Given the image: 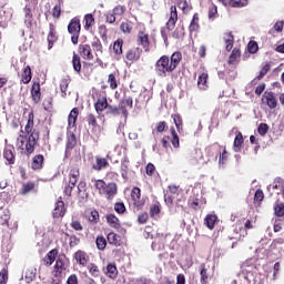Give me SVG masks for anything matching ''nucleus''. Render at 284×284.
<instances>
[{
    "label": "nucleus",
    "instance_id": "nucleus-1",
    "mask_svg": "<svg viewBox=\"0 0 284 284\" xmlns=\"http://www.w3.org/2000/svg\"><path fill=\"white\" fill-rule=\"evenodd\" d=\"M40 133L37 129H34V111H31L28 114L27 124L24 126V135H20L19 149L23 154L30 156V154H34V150L37 148V143H39Z\"/></svg>",
    "mask_w": 284,
    "mask_h": 284
},
{
    "label": "nucleus",
    "instance_id": "nucleus-2",
    "mask_svg": "<svg viewBox=\"0 0 284 284\" xmlns=\"http://www.w3.org/2000/svg\"><path fill=\"white\" fill-rule=\"evenodd\" d=\"M181 61H183V53H181V51L173 52L171 57H160L154 64L155 74H158V77H168V74H172V72L176 70V67L181 65Z\"/></svg>",
    "mask_w": 284,
    "mask_h": 284
},
{
    "label": "nucleus",
    "instance_id": "nucleus-3",
    "mask_svg": "<svg viewBox=\"0 0 284 284\" xmlns=\"http://www.w3.org/2000/svg\"><path fill=\"white\" fill-rule=\"evenodd\" d=\"M94 187L98 190L99 194L101 196H105L108 201H112L118 193L116 183L114 182L106 184L103 180H94Z\"/></svg>",
    "mask_w": 284,
    "mask_h": 284
},
{
    "label": "nucleus",
    "instance_id": "nucleus-4",
    "mask_svg": "<svg viewBox=\"0 0 284 284\" xmlns=\"http://www.w3.org/2000/svg\"><path fill=\"white\" fill-rule=\"evenodd\" d=\"M68 32L71 34V43L77 45L79 43V37L81 36V19L74 17L68 24Z\"/></svg>",
    "mask_w": 284,
    "mask_h": 284
},
{
    "label": "nucleus",
    "instance_id": "nucleus-5",
    "mask_svg": "<svg viewBox=\"0 0 284 284\" xmlns=\"http://www.w3.org/2000/svg\"><path fill=\"white\" fill-rule=\"evenodd\" d=\"M63 272H65V260L62 256H58L55 265L53 267L52 274V284H61V278H63Z\"/></svg>",
    "mask_w": 284,
    "mask_h": 284
},
{
    "label": "nucleus",
    "instance_id": "nucleus-6",
    "mask_svg": "<svg viewBox=\"0 0 284 284\" xmlns=\"http://www.w3.org/2000/svg\"><path fill=\"white\" fill-rule=\"evenodd\" d=\"M142 54H143V49L139 47H133L131 49H128L124 55V63H126L128 65H132L133 63L141 61Z\"/></svg>",
    "mask_w": 284,
    "mask_h": 284
},
{
    "label": "nucleus",
    "instance_id": "nucleus-7",
    "mask_svg": "<svg viewBox=\"0 0 284 284\" xmlns=\"http://www.w3.org/2000/svg\"><path fill=\"white\" fill-rule=\"evenodd\" d=\"M33 12H34V9L32 8V6L26 4V7L23 8V14H24L23 21L28 30H32V28H36L37 26V21L34 20Z\"/></svg>",
    "mask_w": 284,
    "mask_h": 284
},
{
    "label": "nucleus",
    "instance_id": "nucleus-8",
    "mask_svg": "<svg viewBox=\"0 0 284 284\" xmlns=\"http://www.w3.org/2000/svg\"><path fill=\"white\" fill-rule=\"evenodd\" d=\"M131 204L136 212L143 210V205H145V202L141 199V189L139 186H134L131 191Z\"/></svg>",
    "mask_w": 284,
    "mask_h": 284
},
{
    "label": "nucleus",
    "instance_id": "nucleus-9",
    "mask_svg": "<svg viewBox=\"0 0 284 284\" xmlns=\"http://www.w3.org/2000/svg\"><path fill=\"white\" fill-rule=\"evenodd\" d=\"M2 156L7 161L6 165H14V163H17V151L14 145L6 144L3 148Z\"/></svg>",
    "mask_w": 284,
    "mask_h": 284
},
{
    "label": "nucleus",
    "instance_id": "nucleus-10",
    "mask_svg": "<svg viewBox=\"0 0 284 284\" xmlns=\"http://www.w3.org/2000/svg\"><path fill=\"white\" fill-rule=\"evenodd\" d=\"M74 148H77V134H74V131L67 130L65 159L72 154Z\"/></svg>",
    "mask_w": 284,
    "mask_h": 284
},
{
    "label": "nucleus",
    "instance_id": "nucleus-11",
    "mask_svg": "<svg viewBox=\"0 0 284 284\" xmlns=\"http://www.w3.org/2000/svg\"><path fill=\"white\" fill-rule=\"evenodd\" d=\"M109 104L110 103H108V97L99 94L93 104V108H94L97 114L99 116H101V114H103V112H105Z\"/></svg>",
    "mask_w": 284,
    "mask_h": 284
},
{
    "label": "nucleus",
    "instance_id": "nucleus-12",
    "mask_svg": "<svg viewBox=\"0 0 284 284\" xmlns=\"http://www.w3.org/2000/svg\"><path fill=\"white\" fill-rule=\"evenodd\" d=\"M136 42L138 45L143 48L144 52H150V34L145 30L138 32Z\"/></svg>",
    "mask_w": 284,
    "mask_h": 284
},
{
    "label": "nucleus",
    "instance_id": "nucleus-13",
    "mask_svg": "<svg viewBox=\"0 0 284 284\" xmlns=\"http://www.w3.org/2000/svg\"><path fill=\"white\" fill-rule=\"evenodd\" d=\"M176 21H179V12L176 11V6H171L170 18L165 24L166 30L172 32L176 28Z\"/></svg>",
    "mask_w": 284,
    "mask_h": 284
},
{
    "label": "nucleus",
    "instance_id": "nucleus-14",
    "mask_svg": "<svg viewBox=\"0 0 284 284\" xmlns=\"http://www.w3.org/2000/svg\"><path fill=\"white\" fill-rule=\"evenodd\" d=\"M65 203L63 202V197H59L55 202V206L52 213L53 219H63L65 216Z\"/></svg>",
    "mask_w": 284,
    "mask_h": 284
},
{
    "label": "nucleus",
    "instance_id": "nucleus-15",
    "mask_svg": "<svg viewBox=\"0 0 284 284\" xmlns=\"http://www.w3.org/2000/svg\"><path fill=\"white\" fill-rule=\"evenodd\" d=\"M262 101L266 103L270 110H276L278 105V100H276V95H274V92H265L262 97Z\"/></svg>",
    "mask_w": 284,
    "mask_h": 284
},
{
    "label": "nucleus",
    "instance_id": "nucleus-16",
    "mask_svg": "<svg viewBox=\"0 0 284 284\" xmlns=\"http://www.w3.org/2000/svg\"><path fill=\"white\" fill-rule=\"evenodd\" d=\"M78 52L85 61L94 60V54L92 53V47H90V44H80Z\"/></svg>",
    "mask_w": 284,
    "mask_h": 284
},
{
    "label": "nucleus",
    "instance_id": "nucleus-17",
    "mask_svg": "<svg viewBox=\"0 0 284 284\" xmlns=\"http://www.w3.org/2000/svg\"><path fill=\"white\" fill-rule=\"evenodd\" d=\"M47 41H48L49 50H52V48L54 47V43H57V41H59V36H57V27H54L53 23L49 24V33L47 37Z\"/></svg>",
    "mask_w": 284,
    "mask_h": 284
},
{
    "label": "nucleus",
    "instance_id": "nucleus-18",
    "mask_svg": "<svg viewBox=\"0 0 284 284\" xmlns=\"http://www.w3.org/2000/svg\"><path fill=\"white\" fill-rule=\"evenodd\" d=\"M133 104H134V101L132 100V97L125 95V97L120 101L119 108H120V110H121L123 116H125V119H126V116H128V114H129V113H128V109H129V110H132Z\"/></svg>",
    "mask_w": 284,
    "mask_h": 284
},
{
    "label": "nucleus",
    "instance_id": "nucleus-19",
    "mask_svg": "<svg viewBox=\"0 0 284 284\" xmlns=\"http://www.w3.org/2000/svg\"><path fill=\"white\" fill-rule=\"evenodd\" d=\"M73 258L79 263V265H82V267L88 266V263L90 261V255L85 253L82 250H79L74 253Z\"/></svg>",
    "mask_w": 284,
    "mask_h": 284
},
{
    "label": "nucleus",
    "instance_id": "nucleus-20",
    "mask_svg": "<svg viewBox=\"0 0 284 284\" xmlns=\"http://www.w3.org/2000/svg\"><path fill=\"white\" fill-rule=\"evenodd\" d=\"M31 99L33 103H41V83L33 82L31 87Z\"/></svg>",
    "mask_w": 284,
    "mask_h": 284
},
{
    "label": "nucleus",
    "instance_id": "nucleus-21",
    "mask_svg": "<svg viewBox=\"0 0 284 284\" xmlns=\"http://www.w3.org/2000/svg\"><path fill=\"white\" fill-rule=\"evenodd\" d=\"M79 119V108H73L68 115V128L67 130L77 129V120Z\"/></svg>",
    "mask_w": 284,
    "mask_h": 284
},
{
    "label": "nucleus",
    "instance_id": "nucleus-22",
    "mask_svg": "<svg viewBox=\"0 0 284 284\" xmlns=\"http://www.w3.org/2000/svg\"><path fill=\"white\" fill-rule=\"evenodd\" d=\"M105 168H110V162H108V159L97 155L95 163L92 164V170H95V172H101V170H105Z\"/></svg>",
    "mask_w": 284,
    "mask_h": 284
},
{
    "label": "nucleus",
    "instance_id": "nucleus-23",
    "mask_svg": "<svg viewBox=\"0 0 284 284\" xmlns=\"http://www.w3.org/2000/svg\"><path fill=\"white\" fill-rule=\"evenodd\" d=\"M80 176H81V172L79 171V168L74 166L70 170L69 183H70V185H72V187H77Z\"/></svg>",
    "mask_w": 284,
    "mask_h": 284
},
{
    "label": "nucleus",
    "instance_id": "nucleus-24",
    "mask_svg": "<svg viewBox=\"0 0 284 284\" xmlns=\"http://www.w3.org/2000/svg\"><path fill=\"white\" fill-rule=\"evenodd\" d=\"M244 143H245V140L243 139V133L241 131H236L235 139L233 142V150L235 152H241L243 150Z\"/></svg>",
    "mask_w": 284,
    "mask_h": 284
},
{
    "label": "nucleus",
    "instance_id": "nucleus-25",
    "mask_svg": "<svg viewBox=\"0 0 284 284\" xmlns=\"http://www.w3.org/2000/svg\"><path fill=\"white\" fill-rule=\"evenodd\" d=\"M57 256H59V250L53 248L50 252L47 253V255L43 257V263L47 267H50L54 261H57Z\"/></svg>",
    "mask_w": 284,
    "mask_h": 284
},
{
    "label": "nucleus",
    "instance_id": "nucleus-26",
    "mask_svg": "<svg viewBox=\"0 0 284 284\" xmlns=\"http://www.w3.org/2000/svg\"><path fill=\"white\" fill-rule=\"evenodd\" d=\"M106 241L109 243V245H114V247H121L122 245V241H121V235L114 233V232H110L106 235Z\"/></svg>",
    "mask_w": 284,
    "mask_h": 284
},
{
    "label": "nucleus",
    "instance_id": "nucleus-27",
    "mask_svg": "<svg viewBox=\"0 0 284 284\" xmlns=\"http://www.w3.org/2000/svg\"><path fill=\"white\" fill-rule=\"evenodd\" d=\"M45 158L43 154H37L32 158L31 168L32 170H43V163Z\"/></svg>",
    "mask_w": 284,
    "mask_h": 284
},
{
    "label": "nucleus",
    "instance_id": "nucleus-28",
    "mask_svg": "<svg viewBox=\"0 0 284 284\" xmlns=\"http://www.w3.org/2000/svg\"><path fill=\"white\" fill-rule=\"evenodd\" d=\"M241 59V49L234 48L229 57V65H239V60Z\"/></svg>",
    "mask_w": 284,
    "mask_h": 284
},
{
    "label": "nucleus",
    "instance_id": "nucleus-29",
    "mask_svg": "<svg viewBox=\"0 0 284 284\" xmlns=\"http://www.w3.org/2000/svg\"><path fill=\"white\" fill-rule=\"evenodd\" d=\"M105 219H106L108 225H110L113 230H121V220H119L116 215L106 214Z\"/></svg>",
    "mask_w": 284,
    "mask_h": 284
},
{
    "label": "nucleus",
    "instance_id": "nucleus-30",
    "mask_svg": "<svg viewBox=\"0 0 284 284\" xmlns=\"http://www.w3.org/2000/svg\"><path fill=\"white\" fill-rule=\"evenodd\" d=\"M106 83H109V87L111 90H116L119 88V84L121 83L119 79V73L113 72L108 75Z\"/></svg>",
    "mask_w": 284,
    "mask_h": 284
},
{
    "label": "nucleus",
    "instance_id": "nucleus-31",
    "mask_svg": "<svg viewBox=\"0 0 284 284\" xmlns=\"http://www.w3.org/2000/svg\"><path fill=\"white\" fill-rule=\"evenodd\" d=\"M30 81H32V68H30V65H24L21 74V83L28 85Z\"/></svg>",
    "mask_w": 284,
    "mask_h": 284
},
{
    "label": "nucleus",
    "instance_id": "nucleus-32",
    "mask_svg": "<svg viewBox=\"0 0 284 284\" xmlns=\"http://www.w3.org/2000/svg\"><path fill=\"white\" fill-rule=\"evenodd\" d=\"M34 187H37V184L34 182H26L20 187L19 194L21 196H27V194H30V192H34Z\"/></svg>",
    "mask_w": 284,
    "mask_h": 284
},
{
    "label": "nucleus",
    "instance_id": "nucleus-33",
    "mask_svg": "<svg viewBox=\"0 0 284 284\" xmlns=\"http://www.w3.org/2000/svg\"><path fill=\"white\" fill-rule=\"evenodd\" d=\"M199 21H200L199 13H194L189 26V32L192 33L201 30V24H199Z\"/></svg>",
    "mask_w": 284,
    "mask_h": 284
},
{
    "label": "nucleus",
    "instance_id": "nucleus-34",
    "mask_svg": "<svg viewBox=\"0 0 284 284\" xmlns=\"http://www.w3.org/2000/svg\"><path fill=\"white\" fill-rule=\"evenodd\" d=\"M97 21L94 20V16L92 13H88L84 16V30L90 31L94 28Z\"/></svg>",
    "mask_w": 284,
    "mask_h": 284
},
{
    "label": "nucleus",
    "instance_id": "nucleus-35",
    "mask_svg": "<svg viewBox=\"0 0 284 284\" xmlns=\"http://www.w3.org/2000/svg\"><path fill=\"white\" fill-rule=\"evenodd\" d=\"M216 221H219V217L215 214H207L204 219V224L209 230H214V225H216Z\"/></svg>",
    "mask_w": 284,
    "mask_h": 284
},
{
    "label": "nucleus",
    "instance_id": "nucleus-36",
    "mask_svg": "<svg viewBox=\"0 0 284 284\" xmlns=\"http://www.w3.org/2000/svg\"><path fill=\"white\" fill-rule=\"evenodd\" d=\"M170 133H171V143H172L173 148H175V150H178V148H181V142L179 139V134L176 133V129H174V126H171Z\"/></svg>",
    "mask_w": 284,
    "mask_h": 284
},
{
    "label": "nucleus",
    "instance_id": "nucleus-37",
    "mask_svg": "<svg viewBox=\"0 0 284 284\" xmlns=\"http://www.w3.org/2000/svg\"><path fill=\"white\" fill-rule=\"evenodd\" d=\"M105 274L109 278H112V281H114L119 276V270H116V265L112 263L108 264Z\"/></svg>",
    "mask_w": 284,
    "mask_h": 284
},
{
    "label": "nucleus",
    "instance_id": "nucleus-38",
    "mask_svg": "<svg viewBox=\"0 0 284 284\" xmlns=\"http://www.w3.org/2000/svg\"><path fill=\"white\" fill-rule=\"evenodd\" d=\"M187 205L189 207H191V210H194V212H199V210L201 209V199L196 196H191L187 201Z\"/></svg>",
    "mask_w": 284,
    "mask_h": 284
},
{
    "label": "nucleus",
    "instance_id": "nucleus-39",
    "mask_svg": "<svg viewBox=\"0 0 284 284\" xmlns=\"http://www.w3.org/2000/svg\"><path fill=\"white\" fill-rule=\"evenodd\" d=\"M224 41H225V50L227 52H231L232 48H234V34H232V32L226 33L224 37Z\"/></svg>",
    "mask_w": 284,
    "mask_h": 284
},
{
    "label": "nucleus",
    "instance_id": "nucleus-40",
    "mask_svg": "<svg viewBox=\"0 0 284 284\" xmlns=\"http://www.w3.org/2000/svg\"><path fill=\"white\" fill-rule=\"evenodd\" d=\"M68 88H70V79L64 78L60 81V92L63 99L68 97Z\"/></svg>",
    "mask_w": 284,
    "mask_h": 284
},
{
    "label": "nucleus",
    "instance_id": "nucleus-41",
    "mask_svg": "<svg viewBox=\"0 0 284 284\" xmlns=\"http://www.w3.org/2000/svg\"><path fill=\"white\" fill-rule=\"evenodd\" d=\"M207 73H201L197 78V88L200 90H207Z\"/></svg>",
    "mask_w": 284,
    "mask_h": 284
},
{
    "label": "nucleus",
    "instance_id": "nucleus-42",
    "mask_svg": "<svg viewBox=\"0 0 284 284\" xmlns=\"http://www.w3.org/2000/svg\"><path fill=\"white\" fill-rule=\"evenodd\" d=\"M113 52L116 57L123 54V39H118L113 42Z\"/></svg>",
    "mask_w": 284,
    "mask_h": 284
},
{
    "label": "nucleus",
    "instance_id": "nucleus-43",
    "mask_svg": "<svg viewBox=\"0 0 284 284\" xmlns=\"http://www.w3.org/2000/svg\"><path fill=\"white\" fill-rule=\"evenodd\" d=\"M95 245H97L98 250L103 252V250H105V247H108V240H105V236H103V235H98L95 239Z\"/></svg>",
    "mask_w": 284,
    "mask_h": 284
},
{
    "label": "nucleus",
    "instance_id": "nucleus-44",
    "mask_svg": "<svg viewBox=\"0 0 284 284\" xmlns=\"http://www.w3.org/2000/svg\"><path fill=\"white\" fill-rule=\"evenodd\" d=\"M200 283L201 284H207V281L210 278V274L207 273V267L205 264H201V271H200Z\"/></svg>",
    "mask_w": 284,
    "mask_h": 284
},
{
    "label": "nucleus",
    "instance_id": "nucleus-45",
    "mask_svg": "<svg viewBox=\"0 0 284 284\" xmlns=\"http://www.w3.org/2000/svg\"><path fill=\"white\" fill-rule=\"evenodd\" d=\"M72 65H73L74 72H78L79 74L81 72V57H79L77 52H73Z\"/></svg>",
    "mask_w": 284,
    "mask_h": 284
},
{
    "label": "nucleus",
    "instance_id": "nucleus-46",
    "mask_svg": "<svg viewBox=\"0 0 284 284\" xmlns=\"http://www.w3.org/2000/svg\"><path fill=\"white\" fill-rule=\"evenodd\" d=\"M88 271H89V274L93 276V278H99V276H101V270L94 263H91L88 265Z\"/></svg>",
    "mask_w": 284,
    "mask_h": 284
},
{
    "label": "nucleus",
    "instance_id": "nucleus-47",
    "mask_svg": "<svg viewBox=\"0 0 284 284\" xmlns=\"http://www.w3.org/2000/svg\"><path fill=\"white\" fill-rule=\"evenodd\" d=\"M120 110L119 106L109 104L106 105L105 114L106 116H119Z\"/></svg>",
    "mask_w": 284,
    "mask_h": 284
},
{
    "label": "nucleus",
    "instance_id": "nucleus-48",
    "mask_svg": "<svg viewBox=\"0 0 284 284\" xmlns=\"http://www.w3.org/2000/svg\"><path fill=\"white\" fill-rule=\"evenodd\" d=\"M87 123L89 128H92L93 130L99 128V122L97 121V116L94 115V113H88Z\"/></svg>",
    "mask_w": 284,
    "mask_h": 284
},
{
    "label": "nucleus",
    "instance_id": "nucleus-49",
    "mask_svg": "<svg viewBox=\"0 0 284 284\" xmlns=\"http://www.w3.org/2000/svg\"><path fill=\"white\" fill-rule=\"evenodd\" d=\"M274 214L278 219H282L284 216V203L283 202H276L274 205Z\"/></svg>",
    "mask_w": 284,
    "mask_h": 284
},
{
    "label": "nucleus",
    "instance_id": "nucleus-50",
    "mask_svg": "<svg viewBox=\"0 0 284 284\" xmlns=\"http://www.w3.org/2000/svg\"><path fill=\"white\" fill-rule=\"evenodd\" d=\"M130 170V161L124 160L121 162V176L128 179V171Z\"/></svg>",
    "mask_w": 284,
    "mask_h": 284
},
{
    "label": "nucleus",
    "instance_id": "nucleus-51",
    "mask_svg": "<svg viewBox=\"0 0 284 284\" xmlns=\"http://www.w3.org/2000/svg\"><path fill=\"white\" fill-rule=\"evenodd\" d=\"M171 116L174 121L178 132H181V130H183V119H181L180 114H172Z\"/></svg>",
    "mask_w": 284,
    "mask_h": 284
},
{
    "label": "nucleus",
    "instance_id": "nucleus-52",
    "mask_svg": "<svg viewBox=\"0 0 284 284\" xmlns=\"http://www.w3.org/2000/svg\"><path fill=\"white\" fill-rule=\"evenodd\" d=\"M270 70H272V64L270 62H267L265 65L262 67L258 75L256 77V79L258 81H261V79H263L267 74V72H270Z\"/></svg>",
    "mask_w": 284,
    "mask_h": 284
},
{
    "label": "nucleus",
    "instance_id": "nucleus-53",
    "mask_svg": "<svg viewBox=\"0 0 284 284\" xmlns=\"http://www.w3.org/2000/svg\"><path fill=\"white\" fill-rule=\"evenodd\" d=\"M229 6L231 8H245V6H247V0H230Z\"/></svg>",
    "mask_w": 284,
    "mask_h": 284
},
{
    "label": "nucleus",
    "instance_id": "nucleus-54",
    "mask_svg": "<svg viewBox=\"0 0 284 284\" xmlns=\"http://www.w3.org/2000/svg\"><path fill=\"white\" fill-rule=\"evenodd\" d=\"M65 236L69 239V247H77V245L81 243V240L77 235H70L65 233Z\"/></svg>",
    "mask_w": 284,
    "mask_h": 284
},
{
    "label": "nucleus",
    "instance_id": "nucleus-55",
    "mask_svg": "<svg viewBox=\"0 0 284 284\" xmlns=\"http://www.w3.org/2000/svg\"><path fill=\"white\" fill-rule=\"evenodd\" d=\"M247 51L250 54H256V52H258V43L254 40H251L247 44Z\"/></svg>",
    "mask_w": 284,
    "mask_h": 284
},
{
    "label": "nucleus",
    "instance_id": "nucleus-56",
    "mask_svg": "<svg viewBox=\"0 0 284 284\" xmlns=\"http://www.w3.org/2000/svg\"><path fill=\"white\" fill-rule=\"evenodd\" d=\"M98 32H99L102 41H108V27L105 24L99 26Z\"/></svg>",
    "mask_w": 284,
    "mask_h": 284
},
{
    "label": "nucleus",
    "instance_id": "nucleus-57",
    "mask_svg": "<svg viewBox=\"0 0 284 284\" xmlns=\"http://www.w3.org/2000/svg\"><path fill=\"white\" fill-rule=\"evenodd\" d=\"M267 132H270V125H267V123H260L257 126V134H260V136H265Z\"/></svg>",
    "mask_w": 284,
    "mask_h": 284
},
{
    "label": "nucleus",
    "instance_id": "nucleus-58",
    "mask_svg": "<svg viewBox=\"0 0 284 284\" xmlns=\"http://www.w3.org/2000/svg\"><path fill=\"white\" fill-rule=\"evenodd\" d=\"M263 199H265V194L263 193V190L261 189L256 190L254 194V203H258V205H261V203H263Z\"/></svg>",
    "mask_w": 284,
    "mask_h": 284
},
{
    "label": "nucleus",
    "instance_id": "nucleus-59",
    "mask_svg": "<svg viewBox=\"0 0 284 284\" xmlns=\"http://www.w3.org/2000/svg\"><path fill=\"white\" fill-rule=\"evenodd\" d=\"M219 163L225 165L227 163V149H223V152L219 151Z\"/></svg>",
    "mask_w": 284,
    "mask_h": 284
},
{
    "label": "nucleus",
    "instance_id": "nucleus-60",
    "mask_svg": "<svg viewBox=\"0 0 284 284\" xmlns=\"http://www.w3.org/2000/svg\"><path fill=\"white\" fill-rule=\"evenodd\" d=\"M178 6L180 10H182L183 14H187L190 10V4L187 3V0H180Z\"/></svg>",
    "mask_w": 284,
    "mask_h": 284
},
{
    "label": "nucleus",
    "instance_id": "nucleus-61",
    "mask_svg": "<svg viewBox=\"0 0 284 284\" xmlns=\"http://www.w3.org/2000/svg\"><path fill=\"white\" fill-rule=\"evenodd\" d=\"M168 130V122L165 121H160L156 125H155V131L158 133H163Z\"/></svg>",
    "mask_w": 284,
    "mask_h": 284
},
{
    "label": "nucleus",
    "instance_id": "nucleus-62",
    "mask_svg": "<svg viewBox=\"0 0 284 284\" xmlns=\"http://www.w3.org/2000/svg\"><path fill=\"white\" fill-rule=\"evenodd\" d=\"M52 17L53 19H60L61 18V2L55 4L52 9Z\"/></svg>",
    "mask_w": 284,
    "mask_h": 284
},
{
    "label": "nucleus",
    "instance_id": "nucleus-63",
    "mask_svg": "<svg viewBox=\"0 0 284 284\" xmlns=\"http://www.w3.org/2000/svg\"><path fill=\"white\" fill-rule=\"evenodd\" d=\"M89 221L90 223H93L94 225H97V223H99V211L97 210L91 211Z\"/></svg>",
    "mask_w": 284,
    "mask_h": 284
},
{
    "label": "nucleus",
    "instance_id": "nucleus-64",
    "mask_svg": "<svg viewBox=\"0 0 284 284\" xmlns=\"http://www.w3.org/2000/svg\"><path fill=\"white\" fill-rule=\"evenodd\" d=\"M8 283V267L2 268L0 271V284H7Z\"/></svg>",
    "mask_w": 284,
    "mask_h": 284
}]
</instances>
